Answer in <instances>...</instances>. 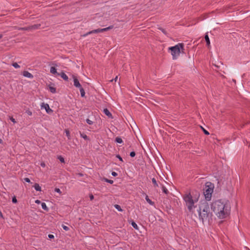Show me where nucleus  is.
Returning a JSON list of instances; mask_svg holds the SVG:
<instances>
[{"mask_svg":"<svg viewBox=\"0 0 250 250\" xmlns=\"http://www.w3.org/2000/svg\"><path fill=\"white\" fill-rule=\"evenodd\" d=\"M211 208L219 219L227 218L230 213V205L228 201L216 200L211 204Z\"/></svg>","mask_w":250,"mask_h":250,"instance_id":"obj_1","label":"nucleus"},{"mask_svg":"<svg viewBox=\"0 0 250 250\" xmlns=\"http://www.w3.org/2000/svg\"><path fill=\"white\" fill-rule=\"evenodd\" d=\"M199 218L203 222H209L212 220V214L210 211L208 204L207 202L202 203L198 210Z\"/></svg>","mask_w":250,"mask_h":250,"instance_id":"obj_2","label":"nucleus"},{"mask_svg":"<svg viewBox=\"0 0 250 250\" xmlns=\"http://www.w3.org/2000/svg\"><path fill=\"white\" fill-rule=\"evenodd\" d=\"M183 200L185 202L186 206L190 213H193L194 209L196 208L195 204L198 201V198H193L190 193H187L183 196Z\"/></svg>","mask_w":250,"mask_h":250,"instance_id":"obj_3","label":"nucleus"},{"mask_svg":"<svg viewBox=\"0 0 250 250\" xmlns=\"http://www.w3.org/2000/svg\"><path fill=\"white\" fill-rule=\"evenodd\" d=\"M173 60H176L180 56L181 52L184 53V45L183 43H179L174 46L169 47Z\"/></svg>","mask_w":250,"mask_h":250,"instance_id":"obj_4","label":"nucleus"},{"mask_svg":"<svg viewBox=\"0 0 250 250\" xmlns=\"http://www.w3.org/2000/svg\"><path fill=\"white\" fill-rule=\"evenodd\" d=\"M214 185L210 182H207L206 184L204 189V194L207 201H210L211 199L212 193L213 191Z\"/></svg>","mask_w":250,"mask_h":250,"instance_id":"obj_5","label":"nucleus"},{"mask_svg":"<svg viewBox=\"0 0 250 250\" xmlns=\"http://www.w3.org/2000/svg\"><path fill=\"white\" fill-rule=\"evenodd\" d=\"M159 185L160 186L157 184V187L159 188V190L161 189L163 193L165 194L166 196H167L169 192L167 188V186L168 184L165 180H163L162 183L159 182Z\"/></svg>","mask_w":250,"mask_h":250,"instance_id":"obj_6","label":"nucleus"},{"mask_svg":"<svg viewBox=\"0 0 250 250\" xmlns=\"http://www.w3.org/2000/svg\"><path fill=\"white\" fill-rule=\"evenodd\" d=\"M113 28V26L112 25L109 26L107 27L102 28V29H97L95 30H92L91 31H89V32L87 33L86 34L84 35V36H86L88 35L93 34V33H98L100 32H103L104 31H106L109 29H111Z\"/></svg>","mask_w":250,"mask_h":250,"instance_id":"obj_7","label":"nucleus"},{"mask_svg":"<svg viewBox=\"0 0 250 250\" xmlns=\"http://www.w3.org/2000/svg\"><path fill=\"white\" fill-rule=\"evenodd\" d=\"M41 108L45 109L46 112L49 114L53 112V110L50 108L49 105L48 104H45L44 103H42L41 105Z\"/></svg>","mask_w":250,"mask_h":250,"instance_id":"obj_8","label":"nucleus"},{"mask_svg":"<svg viewBox=\"0 0 250 250\" xmlns=\"http://www.w3.org/2000/svg\"><path fill=\"white\" fill-rule=\"evenodd\" d=\"M73 79L74 81V85L75 87L80 88V87H82V85H81L80 83H79V80L77 78V77L75 76H73Z\"/></svg>","mask_w":250,"mask_h":250,"instance_id":"obj_9","label":"nucleus"},{"mask_svg":"<svg viewBox=\"0 0 250 250\" xmlns=\"http://www.w3.org/2000/svg\"><path fill=\"white\" fill-rule=\"evenodd\" d=\"M24 77L32 79L33 78V75L27 71H24L22 73Z\"/></svg>","mask_w":250,"mask_h":250,"instance_id":"obj_10","label":"nucleus"},{"mask_svg":"<svg viewBox=\"0 0 250 250\" xmlns=\"http://www.w3.org/2000/svg\"><path fill=\"white\" fill-rule=\"evenodd\" d=\"M58 75H59L61 76V77L64 80L67 81L68 80V76L64 73V72H61L60 74H58Z\"/></svg>","mask_w":250,"mask_h":250,"instance_id":"obj_11","label":"nucleus"},{"mask_svg":"<svg viewBox=\"0 0 250 250\" xmlns=\"http://www.w3.org/2000/svg\"><path fill=\"white\" fill-rule=\"evenodd\" d=\"M104 113L108 117H112V114L110 112V111L107 109V108H104Z\"/></svg>","mask_w":250,"mask_h":250,"instance_id":"obj_12","label":"nucleus"},{"mask_svg":"<svg viewBox=\"0 0 250 250\" xmlns=\"http://www.w3.org/2000/svg\"><path fill=\"white\" fill-rule=\"evenodd\" d=\"M40 24H34L33 25L29 26V28L30 29V30L37 29L40 27Z\"/></svg>","mask_w":250,"mask_h":250,"instance_id":"obj_13","label":"nucleus"},{"mask_svg":"<svg viewBox=\"0 0 250 250\" xmlns=\"http://www.w3.org/2000/svg\"><path fill=\"white\" fill-rule=\"evenodd\" d=\"M205 40L207 43V46H209L210 45V41H209V37L207 34H206L205 36Z\"/></svg>","mask_w":250,"mask_h":250,"instance_id":"obj_14","label":"nucleus"},{"mask_svg":"<svg viewBox=\"0 0 250 250\" xmlns=\"http://www.w3.org/2000/svg\"><path fill=\"white\" fill-rule=\"evenodd\" d=\"M50 73L52 74H58L57 72V69L55 67H51L50 68Z\"/></svg>","mask_w":250,"mask_h":250,"instance_id":"obj_15","label":"nucleus"},{"mask_svg":"<svg viewBox=\"0 0 250 250\" xmlns=\"http://www.w3.org/2000/svg\"><path fill=\"white\" fill-rule=\"evenodd\" d=\"M34 187L35 188V189L37 190V191H41L42 190V188H41V187L40 186V185L37 184V183H36L34 186Z\"/></svg>","mask_w":250,"mask_h":250,"instance_id":"obj_16","label":"nucleus"},{"mask_svg":"<svg viewBox=\"0 0 250 250\" xmlns=\"http://www.w3.org/2000/svg\"><path fill=\"white\" fill-rule=\"evenodd\" d=\"M146 201L151 205H154V203L152 202L148 197L147 195H146Z\"/></svg>","mask_w":250,"mask_h":250,"instance_id":"obj_17","label":"nucleus"},{"mask_svg":"<svg viewBox=\"0 0 250 250\" xmlns=\"http://www.w3.org/2000/svg\"><path fill=\"white\" fill-rule=\"evenodd\" d=\"M41 205H42V208L44 210H45L46 211H48L49 209H48V207L46 206V205L45 203H42Z\"/></svg>","mask_w":250,"mask_h":250,"instance_id":"obj_18","label":"nucleus"},{"mask_svg":"<svg viewBox=\"0 0 250 250\" xmlns=\"http://www.w3.org/2000/svg\"><path fill=\"white\" fill-rule=\"evenodd\" d=\"M79 89H80L81 96L83 97H84L85 95V92H84L83 88L82 87H80V88H79Z\"/></svg>","mask_w":250,"mask_h":250,"instance_id":"obj_19","label":"nucleus"},{"mask_svg":"<svg viewBox=\"0 0 250 250\" xmlns=\"http://www.w3.org/2000/svg\"><path fill=\"white\" fill-rule=\"evenodd\" d=\"M49 89L50 91L52 93H55L56 92V88L53 86H49Z\"/></svg>","mask_w":250,"mask_h":250,"instance_id":"obj_20","label":"nucleus"},{"mask_svg":"<svg viewBox=\"0 0 250 250\" xmlns=\"http://www.w3.org/2000/svg\"><path fill=\"white\" fill-rule=\"evenodd\" d=\"M114 207L116 209H117L119 211H122L123 209H122L121 207L119 205H115Z\"/></svg>","mask_w":250,"mask_h":250,"instance_id":"obj_21","label":"nucleus"},{"mask_svg":"<svg viewBox=\"0 0 250 250\" xmlns=\"http://www.w3.org/2000/svg\"><path fill=\"white\" fill-rule=\"evenodd\" d=\"M158 29L161 30L165 35H167L168 33H167V31L165 29H163L162 27H159Z\"/></svg>","mask_w":250,"mask_h":250,"instance_id":"obj_22","label":"nucleus"},{"mask_svg":"<svg viewBox=\"0 0 250 250\" xmlns=\"http://www.w3.org/2000/svg\"><path fill=\"white\" fill-rule=\"evenodd\" d=\"M115 141L118 143H119V144H121L123 143V140L122 139L120 138V137H117L115 139Z\"/></svg>","mask_w":250,"mask_h":250,"instance_id":"obj_23","label":"nucleus"},{"mask_svg":"<svg viewBox=\"0 0 250 250\" xmlns=\"http://www.w3.org/2000/svg\"><path fill=\"white\" fill-rule=\"evenodd\" d=\"M65 133H66V136L67 137L68 139L69 140L70 139V132L68 130H67L66 129L65 130Z\"/></svg>","mask_w":250,"mask_h":250,"instance_id":"obj_24","label":"nucleus"},{"mask_svg":"<svg viewBox=\"0 0 250 250\" xmlns=\"http://www.w3.org/2000/svg\"><path fill=\"white\" fill-rule=\"evenodd\" d=\"M58 159L60 161L61 163H64L65 162L64 158L62 156H58Z\"/></svg>","mask_w":250,"mask_h":250,"instance_id":"obj_25","label":"nucleus"},{"mask_svg":"<svg viewBox=\"0 0 250 250\" xmlns=\"http://www.w3.org/2000/svg\"><path fill=\"white\" fill-rule=\"evenodd\" d=\"M12 65L15 68H19L20 67V66L17 62H14Z\"/></svg>","mask_w":250,"mask_h":250,"instance_id":"obj_26","label":"nucleus"},{"mask_svg":"<svg viewBox=\"0 0 250 250\" xmlns=\"http://www.w3.org/2000/svg\"><path fill=\"white\" fill-rule=\"evenodd\" d=\"M131 225H132V227H133L134 229H138V226H137V225L136 224V223H135V222H132L131 223Z\"/></svg>","mask_w":250,"mask_h":250,"instance_id":"obj_27","label":"nucleus"},{"mask_svg":"<svg viewBox=\"0 0 250 250\" xmlns=\"http://www.w3.org/2000/svg\"><path fill=\"white\" fill-rule=\"evenodd\" d=\"M86 123L88 124V125H92L93 124V122L91 121L90 120H89V119H87L86 120Z\"/></svg>","mask_w":250,"mask_h":250,"instance_id":"obj_28","label":"nucleus"},{"mask_svg":"<svg viewBox=\"0 0 250 250\" xmlns=\"http://www.w3.org/2000/svg\"><path fill=\"white\" fill-rule=\"evenodd\" d=\"M19 30H30V29L29 28V26H28V27H26L20 28H19Z\"/></svg>","mask_w":250,"mask_h":250,"instance_id":"obj_29","label":"nucleus"},{"mask_svg":"<svg viewBox=\"0 0 250 250\" xmlns=\"http://www.w3.org/2000/svg\"><path fill=\"white\" fill-rule=\"evenodd\" d=\"M26 113L29 116H31L32 115V112L30 110L28 109L26 111Z\"/></svg>","mask_w":250,"mask_h":250,"instance_id":"obj_30","label":"nucleus"},{"mask_svg":"<svg viewBox=\"0 0 250 250\" xmlns=\"http://www.w3.org/2000/svg\"><path fill=\"white\" fill-rule=\"evenodd\" d=\"M62 227L65 231H68L69 229V228L65 225H62Z\"/></svg>","mask_w":250,"mask_h":250,"instance_id":"obj_31","label":"nucleus"},{"mask_svg":"<svg viewBox=\"0 0 250 250\" xmlns=\"http://www.w3.org/2000/svg\"><path fill=\"white\" fill-rule=\"evenodd\" d=\"M55 191L57 192V193H59V194H61L62 193V192H61V190L59 188H56L55 189Z\"/></svg>","mask_w":250,"mask_h":250,"instance_id":"obj_32","label":"nucleus"},{"mask_svg":"<svg viewBox=\"0 0 250 250\" xmlns=\"http://www.w3.org/2000/svg\"><path fill=\"white\" fill-rule=\"evenodd\" d=\"M12 202L14 203H17V200L16 197L15 196H14L12 198Z\"/></svg>","mask_w":250,"mask_h":250,"instance_id":"obj_33","label":"nucleus"},{"mask_svg":"<svg viewBox=\"0 0 250 250\" xmlns=\"http://www.w3.org/2000/svg\"><path fill=\"white\" fill-rule=\"evenodd\" d=\"M10 120H11V121H12L14 124H15V123H16V120H15V119L13 117H10Z\"/></svg>","mask_w":250,"mask_h":250,"instance_id":"obj_34","label":"nucleus"},{"mask_svg":"<svg viewBox=\"0 0 250 250\" xmlns=\"http://www.w3.org/2000/svg\"><path fill=\"white\" fill-rule=\"evenodd\" d=\"M130 156L131 157H134L135 156V152L134 151L131 152L130 153Z\"/></svg>","mask_w":250,"mask_h":250,"instance_id":"obj_35","label":"nucleus"},{"mask_svg":"<svg viewBox=\"0 0 250 250\" xmlns=\"http://www.w3.org/2000/svg\"><path fill=\"white\" fill-rule=\"evenodd\" d=\"M203 131H204V133L206 135H209V132L207 130H206V129H205L203 128Z\"/></svg>","mask_w":250,"mask_h":250,"instance_id":"obj_36","label":"nucleus"},{"mask_svg":"<svg viewBox=\"0 0 250 250\" xmlns=\"http://www.w3.org/2000/svg\"><path fill=\"white\" fill-rule=\"evenodd\" d=\"M24 181L27 183L30 182V180L28 178H25L24 179Z\"/></svg>","mask_w":250,"mask_h":250,"instance_id":"obj_37","label":"nucleus"},{"mask_svg":"<svg viewBox=\"0 0 250 250\" xmlns=\"http://www.w3.org/2000/svg\"><path fill=\"white\" fill-rule=\"evenodd\" d=\"M81 136L82 137H83L84 139H87V136L86 135L81 134Z\"/></svg>","mask_w":250,"mask_h":250,"instance_id":"obj_38","label":"nucleus"},{"mask_svg":"<svg viewBox=\"0 0 250 250\" xmlns=\"http://www.w3.org/2000/svg\"><path fill=\"white\" fill-rule=\"evenodd\" d=\"M116 157L118 158L120 160V161H121L122 162L123 161L122 158L120 155H117Z\"/></svg>","mask_w":250,"mask_h":250,"instance_id":"obj_39","label":"nucleus"},{"mask_svg":"<svg viewBox=\"0 0 250 250\" xmlns=\"http://www.w3.org/2000/svg\"><path fill=\"white\" fill-rule=\"evenodd\" d=\"M48 236L50 239H53L54 238V236L53 234H49Z\"/></svg>","mask_w":250,"mask_h":250,"instance_id":"obj_40","label":"nucleus"},{"mask_svg":"<svg viewBox=\"0 0 250 250\" xmlns=\"http://www.w3.org/2000/svg\"><path fill=\"white\" fill-rule=\"evenodd\" d=\"M89 198H90V200L92 201L94 199V196L92 194H90L89 195Z\"/></svg>","mask_w":250,"mask_h":250,"instance_id":"obj_41","label":"nucleus"},{"mask_svg":"<svg viewBox=\"0 0 250 250\" xmlns=\"http://www.w3.org/2000/svg\"><path fill=\"white\" fill-rule=\"evenodd\" d=\"M106 182L110 183V184H112L113 183V181L112 180H108V179H106Z\"/></svg>","mask_w":250,"mask_h":250,"instance_id":"obj_42","label":"nucleus"},{"mask_svg":"<svg viewBox=\"0 0 250 250\" xmlns=\"http://www.w3.org/2000/svg\"><path fill=\"white\" fill-rule=\"evenodd\" d=\"M111 174L113 176H116L117 175V173L114 171L112 172Z\"/></svg>","mask_w":250,"mask_h":250,"instance_id":"obj_43","label":"nucleus"},{"mask_svg":"<svg viewBox=\"0 0 250 250\" xmlns=\"http://www.w3.org/2000/svg\"><path fill=\"white\" fill-rule=\"evenodd\" d=\"M45 164L44 162H42L41 163V166L42 167H45Z\"/></svg>","mask_w":250,"mask_h":250,"instance_id":"obj_44","label":"nucleus"},{"mask_svg":"<svg viewBox=\"0 0 250 250\" xmlns=\"http://www.w3.org/2000/svg\"><path fill=\"white\" fill-rule=\"evenodd\" d=\"M118 79V76H116V77L114 79H113V80H111V82H112V81H114L115 82H116V81H117Z\"/></svg>","mask_w":250,"mask_h":250,"instance_id":"obj_45","label":"nucleus"},{"mask_svg":"<svg viewBox=\"0 0 250 250\" xmlns=\"http://www.w3.org/2000/svg\"><path fill=\"white\" fill-rule=\"evenodd\" d=\"M35 202V203H36L37 204H40L41 203V201L39 200H36Z\"/></svg>","mask_w":250,"mask_h":250,"instance_id":"obj_46","label":"nucleus"},{"mask_svg":"<svg viewBox=\"0 0 250 250\" xmlns=\"http://www.w3.org/2000/svg\"><path fill=\"white\" fill-rule=\"evenodd\" d=\"M152 180V182L153 183H154V184L156 183V181L154 178H153Z\"/></svg>","mask_w":250,"mask_h":250,"instance_id":"obj_47","label":"nucleus"},{"mask_svg":"<svg viewBox=\"0 0 250 250\" xmlns=\"http://www.w3.org/2000/svg\"><path fill=\"white\" fill-rule=\"evenodd\" d=\"M0 216L1 217V218H3V215H2V212H1V211L0 210Z\"/></svg>","mask_w":250,"mask_h":250,"instance_id":"obj_48","label":"nucleus"},{"mask_svg":"<svg viewBox=\"0 0 250 250\" xmlns=\"http://www.w3.org/2000/svg\"><path fill=\"white\" fill-rule=\"evenodd\" d=\"M2 143V140L1 139H0V143Z\"/></svg>","mask_w":250,"mask_h":250,"instance_id":"obj_49","label":"nucleus"},{"mask_svg":"<svg viewBox=\"0 0 250 250\" xmlns=\"http://www.w3.org/2000/svg\"><path fill=\"white\" fill-rule=\"evenodd\" d=\"M2 37V35H0V39Z\"/></svg>","mask_w":250,"mask_h":250,"instance_id":"obj_50","label":"nucleus"}]
</instances>
